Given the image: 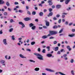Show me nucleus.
I'll return each mask as SVG.
<instances>
[{
    "mask_svg": "<svg viewBox=\"0 0 75 75\" xmlns=\"http://www.w3.org/2000/svg\"><path fill=\"white\" fill-rule=\"evenodd\" d=\"M34 54L35 55H36V56H37L38 57H38V58L39 59H40V60H43L44 59H43V58L41 57H42V56L41 55V54H39L37 53H34Z\"/></svg>",
    "mask_w": 75,
    "mask_h": 75,
    "instance_id": "nucleus-1",
    "label": "nucleus"
},
{
    "mask_svg": "<svg viewBox=\"0 0 75 75\" xmlns=\"http://www.w3.org/2000/svg\"><path fill=\"white\" fill-rule=\"evenodd\" d=\"M57 31H50V33L51 35H55L57 34Z\"/></svg>",
    "mask_w": 75,
    "mask_h": 75,
    "instance_id": "nucleus-2",
    "label": "nucleus"
},
{
    "mask_svg": "<svg viewBox=\"0 0 75 75\" xmlns=\"http://www.w3.org/2000/svg\"><path fill=\"white\" fill-rule=\"evenodd\" d=\"M19 24L22 25V27H21V28H23L25 27V25L22 22H19Z\"/></svg>",
    "mask_w": 75,
    "mask_h": 75,
    "instance_id": "nucleus-3",
    "label": "nucleus"
},
{
    "mask_svg": "<svg viewBox=\"0 0 75 75\" xmlns=\"http://www.w3.org/2000/svg\"><path fill=\"white\" fill-rule=\"evenodd\" d=\"M0 63L1 64H2V65H6V64L4 63H5V60L3 59H1L0 60Z\"/></svg>",
    "mask_w": 75,
    "mask_h": 75,
    "instance_id": "nucleus-4",
    "label": "nucleus"
},
{
    "mask_svg": "<svg viewBox=\"0 0 75 75\" xmlns=\"http://www.w3.org/2000/svg\"><path fill=\"white\" fill-rule=\"evenodd\" d=\"M3 43L4 45H7V40L6 39H4L3 40Z\"/></svg>",
    "mask_w": 75,
    "mask_h": 75,
    "instance_id": "nucleus-5",
    "label": "nucleus"
},
{
    "mask_svg": "<svg viewBox=\"0 0 75 75\" xmlns=\"http://www.w3.org/2000/svg\"><path fill=\"white\" fill-rule=\"evenodd\" d=\"M46 71H49V72H54V71L50 69H48V68H47L46 69Z\"/></svg>",
    "mask_w": 75,
    "mask_h": 75,
    "instance_id": "nucleus-6",
    "label": "nucleus"
},
{
    "mask_svg": "<svg viewBox=\"0 0 75 75\" xmlns=\"http://www.w3.org/2000/svg\"><path fill=\"white\" fill-rule=\"evenodd\" d=\"M52 1L51 0H49L47 2L48 3H49V6H51L52 4Z\"/></svg>",
    "mask_w": 75,
    "mask_h": 75,
    "instance_id": "nucleus-7",
    "label": "nucleus"
},
{
    "mask_svg": "<svg viewBox=\"0 0 75 75\" xmlns=\"http://www.w3.org/2000/svg\"><path fill=\"white\" fill-rule=\"evenodd\" d=\"M45 21V22H46V26H47V27H48V26H49V22H48V21H47V20Z\"/></svg>",
    "mask_w": 75,
    "mask_h": 75,
    "instance_id": "nucleus-8",
    "label": "nucleus"
},
{
    "mask_svg": "<svg viewBox=\"0 0 75 75\" xmlns=\"http://www.w3.org/2000/svg\"><path fill=\"white\" fill-rule=\"evenodd\" d=\"M70 0H67L66 1H65V4H68L69 2L70 1Z\"/></svg>",
    "mask_w": 75,
    "mask_h": 75,
    "instance_id": "nucleus-9",
    "label": "nucleus"
},
{
    "mask_svg": "<svg viewBox=\"0 0 75 75\" xmlns=\"http://www.w3.org/2000/svg\"><path fill=\"white\" fill-rule=\"evenodd\" d=\"M20 57H21V58H26V57H24V56L22 54H20Z\"/></svg>",
    "mask_w": 75,
    "mask_h": 75,
    "instance_id": "nucleus-10",
    "label": "nucleus"
},
{
    "mask_svg": "<svg viewBox=\"0 0 75 75\" xmlns=\"http://www.w3.org/2000/svg\"><path fill=\"white\" fill-rule=\"evenodd\" d=\"M24 20L25 21H28V20H30V18H24Z\"/></svg>",
    "mask_w": 75,
    "mask_h": 75,
    "instance_id": "nucleus-11",
    "label": "nucleus"
},
{
    "mask_svg": "<svg viewBox=\"0 0 75 75\" xmlns=\"http://www.w3.org/2000/svg\"><path fill=\"white\" fill-rule=\"evenodd\" d=\"M34 70L35 71H38L40 70V68L37 67Z\"/></svg>",
    "mask_w": 75,
    "mask_h": 75,
    "instance_id": "nucleus-12",
    "label": "nucleus"
},
{
    "mask_svg": "<svg viewBox=\"0 0 75 75\" xmlns=\"http://www.w3.org/2000/svg\"><path fill=\"white\" fill-rule=\"evenodd\" d=\"M67 49H68L69 51H71V48H70V46H67Z\"/></svg>",
    "mask_w": 75,
    "mask_h": 75,
    "instance_id": "nucleus-13",
    "label": "nucleus"
},
{
    "mask_svg": "<svg viewBox=\"0 0 75 75\" xmlns=\"http://www.w3.org/2000/svg\"><path fill=\"white\" fill-rule=\"evenodd\" d=\"M42 38L43 39H45V38H47V36L44 35L42 37Z\"/></svg>",
    "mask_w": 75,
    "mask_h": 75,
    "instance_id": "nucleus-14",
    "label": "nucleus"
},
{
    "mask_svg": "<svg viewBox=\"0 0 75 75\" xmlns=\"http://www.w3.org/2000/svg\"><path fill=\"white\" fill-rule=\"evenodd\" d=\"M5 58L6 59H10V56H9L8 58H7V55H6L5 56Z\"/></svg>",
    "mask_w": 75,
    "mask_h": 75,
    "instance_id": "nucleus-15",
    "label": "nucleus"
},
{
    "mask_svg": "<svg viewBox=\"0 0 75 75\" xmlns=\"http://www.w3.org/2000/svg\"><path fill=\"white\" fill-rule=\"evenodd\" d=\"M39 16H43V13L42 12H40L39 13Z\"/></svg>",
    "mask_w": 75,
    "mask_h": 75,
    "instance_id": "nucleus-16",
    "label": "nucleus"
},
{
    "mask_svg": "<svg viewBox=\"0 0 75 75\" xmlns=\"http://www.w3.org/2000/svg\"><path fill=\"white\" fill-rule=\"evenodd\" d=\"M47 56L48 57H52V54H47Z\"/></svg>",
    "mask_w": 75,
    "mask_h": 75,
    "instance_id": "nucleus-17",
    "label": "nucleus"
},
{
    "mask_svg": "<svg viewBox=\"0 0 75 75\" xmlns=\"http://www.w3.org/2000/svg\"><path fill=\"white\" fill-rule=\"evenodd\" d=\"M52 13H50L48 15V17H50V16H52Z\"/></svg>",
    "mask_w": 75,
    "mask_h": 75,
    "instance_id": "nucleus-18",
    "label": "nucleus"
},
{
    "mask_svg": "<svg viewBox=\"0 0 75 75\" xmlns=\"http://www.w3.org/2000/svg\"><path fill=\"white\" fill-rule=\"evenodd\" d=\"M46 48H47V49H48V50H47V51H50V47L47 46L46 47Z\"/></svg>",
    "mask_w": 75,
    "mask_h": 75,
    "instance_id": "nucleus-19",
    "label": "nucleus"
},
{
    "mask_svg": "<svg viewBox=\"0 0 75 75\" xmlns=\"http://www.w3.org/2000/svg\"><path fill=\"white\" fill-rule=\"evenodd\" d=\"M60 7H61V6L59 5H58L56 6V8H60Z\"/></svg>",
    "mask_w": 75,
    "mask_h": 75,
    "instance_id": "nucleus-20",
    "label": "nucleus"
},
{
    "mask_svg": "<svg viewBox=\"0 0 75 75\" xmlns=\"http://www.w3.org/2000/svg\"><path fill=\"white\" fill-rule=\"evenodd\" d=\"M29 26L30 27H31L32 26H34V24H33L32 23H30L29 24Z\"/></svg>",
    "mask_w": 75,
    "mask_h": 75,
    "instance_id": "nucleus-21",
    "label": "nucleus"
},
{
    "mask_svg": "<svg viewBox=\"0 0 75 75\" xmlns=\"http://www.w3.org/2000/svg\"><path fill=\"white\" fill-rule=\"evenodd\" d=\"M35 42H31V45H34L35 44Z\"/></svg>",
    "mask_w": 75,
    "mask_h": 75,
    "instance_id": "nucleus-22",
    "label": "nucleus"
},
{
    "mask_svg": "<svg viewBox=\"0 0 75 75\" xmlns=\"http://www.w3.org/2000/svg\"><path fill=\"white\" fill-rule=\"evenodd\" d=\"M35 14H36V13L35 11H33L32 13V14L33 16L34 15H35Z\"/></svg>",
    "mask_w": 75,
    "mask_h": 75,
    "instance_id": "nucleus-23",
    "label": "nucleus"
},
{
    "mask_svg": "<svg viewBox=\"0 0 75 75\" xmlns=\"http://www.w3.org/2000/svg\"><path fill=\"white\" fill-rule=\"evenodd\" d=\"M3 3H4L3 1L0 0V4H3Z\"/></svg>",
    "mask_w": 75,
    "mask_h": 75,
    "instance_id": "nucleus-24",
    "label": "nucleus"
},
{
    "mask_svg": "<svg viewBox=\"0 0 75 75\" xmlns=\"http://www.w3.org/2000/svg\"><path fill=\"white\" fill-rule=\"evenodd\" d=\"M54 49L55 50V51H57L58 50V47H55L54 48Z\"/></svg>",
    "mask_w": 75,
    "mask_h": 75,
    "instance_id": "nucleus-25",
    "label": "nucleus"
},
{
    "mask_svg": "<svg viewBox=\"0 0 75 75\" xmlns=\"http://www.w3.org/2000/svg\"><path fill=\"white\" fill-rule=\"evenodd\" d=\"M74 36V35L73 34L72 35H68V36H69V37H72Z\"/></svg>",
    "mask_w": 75,
    "mask_h": 75,
    "instance_id": "nucleus-26",
    "label": "nucleus"
},
{
    "mask_svg": "<svg viewBox=\"0 0 75 75\" xmlns=\"http://www.w3.org/2000/svg\"><path fill=\"white\" fill-rule=\"evenodd\" d=\"M12 40H15V38H14V36L13 35L12 37Z\"/></svg>",
    "mask_w": 75,
    "mask_h": 75,
    "instance_id": "nucleus-27",
    "label": "nucleus"
},
{
    "mask_svg": "<svg viewBox=\"0 0 75 75\" xmlns=\"http://www.w3.org/2000/svg\"><path fill=\"white\" fill-rule=\"evenodd\" d=\"M29 61H30V62H33L34 63L35 62V61H34L33 60H30Z\"/></svg>",
    "mask_w": 75,
    "mask_h": 75,
    "instance_id": "nucleus-28",
    "label": "nucleus"
},
{
    "mask_svg": "<svg viewBox=\"0 0 75 75\" xmlns=\"http://www.w3.org/2000/svg\"><path fill=\"white\" fill-rule=\"evenodd\" d=\"M13 31V28H11L9 30V32H12Z\"/></svg>",
    "mask_w": 75,
    "mask_h": 75,
    "instance_id": "nucleus-29",
    "label": "nucleus"
},
{
    "mask_svg": "<svg viewBox=\"0 0 75 75\" xmlns=\"http://www.w3.org/2000/svg\"><path fill=\"white\" fill-rule=\"evenodd\" d=\"M6 4L7 6H9L10 5L9 4V3H8V2H6Z\"/></svg>",
    "mask_w": 75,
    "mask_h": 75,
    "instance_id": "nucleus-30",
    "label": "nucleus"
},
{
    "mask_svg": "<svg viewBox=\"0 0 75 75\" xmlns=\"http://www.w3.org/2000/svg\"><path fill=\"white\" fill-rule=\"evenodd\" d=\"M74 70H72L71 71V73L72 75H74Z\"/></svg>",
    "mask_w": 75,
    "mask_h": 75,
    "instance_id": "nucleus-31",
    "label": "nucleus"
},
{
    "mask_svg": "<svg viewBox=\"0 0 75 75\" xmlns=\"http://www.w3.org/2000/svg\"><path fill=\"white\" fill-rule=\"evenodd\" d=\"M70 62L72 63L74 62V59H71V60H70Z\"/></svg>",
    "mask_w": 75,
    "mask_h": 75,
    "instance_id": "nucleus-32",
    "label": "nucleus"
},
{
    "mask_svg": "<svg viewBox=\"0 0 75 75\" xmlns=\"http://www.w3.org/2000/svg\"><path fill=\"white\" fill-rule=\"evenodd\" d=\"M60 51H61V52H63V51H64V52H65V50H64V49H62L60 50Z\"/></svg>",
    "mask_w": 75,
    "mask_h": 75,
    "instance_id": "nucleus-33",
    "label": "nucleus"
},
{
    "mask_svg": "<svg viewBox=\"0 0 75 75\" xmlns=\"http://www.w3.org/2000/svg\"><path fill=\"white\" fill-rule=\"evenodd\" d=\"M58 28V27L57 26V25H54L53 27V28L55 29V28Z\"/></svg>",
    "mask_w": 75,
    "mask_h": 75,
    "instance_id": "nucleus-34",
    "label": "nucleus"
},
{
    "mask_svg": "<svg viewBox=\"0 0 75 75\" xmlns=\"http://www.w3.org/2000/svg\"><path fill=\"white\" fill-rule=\"evenodd\" d=\"M35 28V26H33L32 27V30H34Z\"/></svg>",
    "mask_w": 75,
    "mask_h": 75,
    "instance_id": "nucleus-35",
    "label": "nucleus"
},
{
    "mask_svg": "<svg viewBox=\"0 0 75 75\" xmlns=\"http://www.w3.org/2000/svg\"><path fill=\"white\" fill-rule=\"evenodd\" d=\"M43 53H45V49H43L42 51Z\"/></svg>",
    "mask_w": 75,
    "mask_h": 75,
    "instance_id": "nucleus-36",
    "label": "nucleus"
},
{
    "mask_svg": "<svg viewBox=\"0 0 75 75\" xmlns=\"http://www.w3.org/2000/svg\"><path fill=\"white\" fill-rule=\"evenodd\" d=\"M3 34V30H1L0 31V34Z\"/></svg>",
    "mask_w": 75,
    "mask_h": 75,
    "instance_id": "nucleus-37",
    "label": "nucleus"
},
{
    "mask_svg": "<svg viewBox=\"0 0 75 75\" xmlns=\"http://www.w3.org/2000/svg\"><path fill=\"white\" fill-rule=\"evenodd\" d=\"M26 50L27 51H29V52H31V50L30 49H26Z\"/></svg>",
    "mask_w": 75,
    "mask_h": 75,
    "instance_id": "nucleus-38",
    "label": "nucleus"
},
{
    "mask_svg": "<svg viewBox=\"0 0 75 75\" xmlns=\"http://www.w3.org/2000/svg\"><path fill=\"white\" fill-rule=\"evenodd\" d=\"M20 13H22V12H23V11L21 10H19L18 11Z\"/></svg>",
    "mask_w": 75,
    "mask_h": 75,
    "instance_id": "nucleus-39",
    "label": "nucleus"
},
{
    "mask_svg": "<svg viewBox=\"0 0 75 75\" xmlns=\"http://www.w3.org/2000/svg\"><path fill=\"white\" fill-rule=\"evenodd\" d=\"M63 31V29H61L59 31V33H62V32Z\"/></svg>",
    "mask_w": 75,
    "mask_h": 75,
    "instance_id": "nucleus-40",
    "label": "nucleus"
},
{
    "mask_svg": "<svg viewBox=\"0 0 75 75\" xmlns=\"http://www.w3.org/2000/svg\"><path fill=\"white\" fill-rule=\"evenodd\" d=\"M57 43V41H54L53 42V44H56Z\"/></svg>",
    "mask_w": 75,
    "mask_h": 75,
    "instance_id": "nucleus-41",
    "label": "nucleus"
},
{
    "mask_svg": "<svg viewBox=\"0 0 75 75\" xmlns=\"http://www.w3.org/2000/svg\"><path fill=\"white\" fill-rule=\"evenodd\" d=\"M57 54H61V52L60 51H58Z\"/></svg>",
    "mask_w": 75,
    "mask_h": 75,
    "instance_id": "nucleus-42",
    "label": "nucleus"
},
{
    "mask_svg": "<svg viewBox=\"0 0 75 75\" xmlns=\"http://www.w3.org/2000/svg\"><path fill=\"white\" fill-rule=\"evenodd\" d=\"M8 11H11V9H10V8H8Z\"/></svg>",
    "mask_w": 75,
    "mask_h": 75,
    "instance_id": "nucleus-43",
    "label": "nucleus"
},
{
    "mask_svg": "<svg viewBox=\"0 0 75 75\" xmlns=\"http://www.w3.org/2000/svg\"><path fill=\"white\" fill-rule=\"evenodd\" d=\"M53 19L54 20H57V18H56V17H54L53 18Z\"/></svg>",
    "mask_w": 75,
    "mask_h": 75,
    "instance_id": "nucleus-44",
    "label": "nucleus"
},
{
    "mask_svg": "<svg viewBox=\"0 0 75 75\" xmlns=\"http://www.w3.org/2000/svg\"><path fill=\"white\" fill-rule=\"evenodd\" d=\"M68 22L66 21V22L65 23V24H66V25H68Z\"/></svg>",
    "mask_w": 75,
    "mask_h": 75,
    "instance_id": "nucleus-45",
    "label": "nucleus"
},
{
    "mask_svg": "<svg viewBox=\"0 0 75 75\" xmlns=\"http://www.w3.org/2000/svg\"><path fill=\"white\" fill-rule=\"evenodd\" d=\"M10 22L11 23H12V22H13V19H11L10 20Z\"/></svg>",
    "mask_w": 75,
    "mask_h": 75,
    "instance_id": "nucleus-46",
    "label": "nucleus"
},
{
    "mask_svg": "<svg viewBox=\"0 0 75 75\" xmlns=\"http://www.w3.org/2000/svg\"><path fill=\"white\" fill-rule=\"evenodd\" d=\"M4 15L5 16H6V15H7V12H4Z\"/></svg>",
    "mask_w": 75,
    "mask_h": 75,
    "instance_id": "nucleus-47",
    "label": "nucleus"
},
{
    "mask_svg": "<svg viewBox=\"0 0 75 75\" xmlns=\"http://www.w3.org/2000/svg\"><path fill=\"white\" fill-rule=\"evenodd\" d=\"M14 4H15L16 5H17V4H18V2H15Z\"/></svg>",
    "mask_w": 75,
    "mask_h": 75,
    "instance_id": "nucleus-48",
    "label": "nucleus"
},
{
    "mask_svg": "<svg viewBox=\"0 0 75 75\" xmlns=\"http://www.w3.org/2000/svg\"><path fill=\"white\" fill-rule=\"evenodd\" d=\"M39 6H41V7H42V5L41 4H39Z\"/></svg>",
    "mask_w": 75,
    "mask_h": 75,
    "instance_id": "nucleus-49",
    "label": "nucleus"
},
{
    "mask_svg": "<svg viewBox=\"0 0 75 75\" xmlns=\"http://www.w3.org/2000/svg\"><path fill=\"white\" fill-rule=\"evenodd\" d=\"M60 16V15H56V17H57V18H58Z\"/></svg>",
    "mask_w": 75,
    "mask_h": 75,
    "instance_id": "nucleus-50",
    "label": "nucleus"
},
{
    "mask_svg": "<svg viewBox=\"0 0 75 75\" xmlns=\"http://www.w3.org/2000/svg\"><path fill=\"white\" fill-rule=\"evenodd\" d=\"M21 3H22V4H24L25 3V2H24V1H22L21 2Z\"/></svg>",
    "mask_w": 75,
    "mask_h": 75,
    "instance_id": "nucleus-51",
    "label": "nucleus"
},
{
    "mask_svg": "<svg viewBox=\"0 0 75 75\" xmlns=\"http://www.w3.org/2000/svg\"><path fill=\"white\" fill-rule=\"evenodd\" d=\"M38 51L39 52H40V51H41V49H40V48H38Z\"/></svg>",
    "mask_w": 75,
    "mask_h": 75,
    "instance_id": "nucleus-52",
    "label": "nucleus"
},
{
    "mask_svg": "<svg viewBox=\"0 0 75 75\" xmlns=\"http://www.w3.org/2000/svg\"><path fill=\"white\" fill-rule=\"evenodd\" d=\"M52 38H54V37H53L52 36H51V37H50L49 39H52Z\"/></svg>",
    "mask_w": 75,
    "mask_h": 75,
    "instance_id": "nucleus-53",
    "label": "nucleus"
},
{
    "mask_svg": "<svg viewBox=\"0 0 75 75\" xmlns=\"http://www.w3.org/2000/svg\"><path fill=\"white\" fill-rule=\"evenodd\" d=\"M61 19H59V21L58 23L59 24L61 23Z\"/></svg>",
    "mask_w": 75,
    "mask_h": 75,
    "instance_id": "nucleus-54",
    "label": "nucleus"
},
{
    "mask_svg": "<svg viewBox=\"0 0 75 75\" xmlns=\"http://www.w3.org/2000/svg\"><path fill=\"white\" fill-rule=\"evenodd\" d=\"M65 17V15H62V18H64V17Z\"/></svg>",
    "mask_w": 75,
    "mask_h": 75,
    "instance_id": "nucleus-55",
    "label": "nucleus"
},
{
    "mask_svg": "<svg viewBox=\"0 0 75 75\" xmlns=\"http://www.w3.org/2000/svg\"><path fill=\"white\" fill-rule=\"evenodd\" d=\"M28 14L29 15H30V11H28Z\"/></svg>",
    "mask_w": 75,
    "mask_h": 75,
    "instance_id": "nucleus-56",
    "label": "nucleus"
},
{
    "mask_svg": "<svg viewBox=\"0 0 75 75\" xmlns=\"http://www.w3.org/2000/svg\"><path fill=\"white\" fill-rule=\"evenodd\" d=\"M72 32H75V29H72Z\"/></svg>",
    "mask_w": 75,
    "mask_h": 75,
    "instance_id": "nucleus-57",
    "label": "nucleus"
},
{
    "mask_svg": "<svg viewBox=\"0 0 75 75\" xmlns=\"http://www.w3.org/2000/svg\"><path fill=\"white\" fill-rule=\"evenodd\" d=\"M49 11H51L52 10V9L51 8H50L49 9Z\"/></svg>",
    "mask_w": 75,
    "mask_h": 75,
    "instance_id": "nucleus-58",
    "label": "nucleus"
},
{
    "mask_svg": "<svg viewBox=\"0 0 75 75\" xmlns=\"http://www.w3.org/2000/svg\"><path fill=\"white\" fill-rule=\"evenodd\" d=\"M57 45L58 47H60V45H61L60 43H58L57 44Z\"/></svg>",
    "mask_w": 75,
    "mask_h": 75,
    "instance_id": "nucleus-59",
    "label": "nucleus"
},
{
    "mask_svg": "<svg viewBox=\"0 0 75 75\" xmlns=\"http://www.w3.org/2000/svg\"><path fill=\"white\" fill-rule=\"evenodd\" d=\"M67 10L68 11V10H71V8L69 7L68 8H67Z\"/></svg>",
    "mask_w": 75,
    "mask_h": 75,
    "instance_id": "nucleus-60",
    "label": "nucleus"
},
{
    "mask_svg": "<svg viewBox=\"0 0 75 75\" xmlns=\"http://www.w3.org/2000/svg\"><path fill=\"white\" fill-rule=\"evenodd\" d=\"M72 23H69V26H70L71 25H72Z\"/></svg>",
    "mask_w": 75,
    "mask_h": 75,
    "instance_id": "nucleus-61",
    "label": "nucleus"
},
{
    "mask_svg": "<svg viewBox=\"0 0 75 75\" xmlns=\"http://www.w3.org/2000/svg\"><path fill=\"white\" fill-rule=\"evenodd\" d=\"M44 3H45V2L44 1H41L42 4H44Z\"/></svg>",
    "mask_w": 75,
    "mask_h": 75,
    "instance_id": "nucleus-62",
    "label": "nucleus"
},
{
    "mask_svg": "<svg viewBox=\"0 0 75 75\" xmlns=\"http://www.w3.org/2000/svg\"><path fill=\"white\" fill-rule=\"evenodd\" d=\"M47 11V10L46 9H44V12L45 13V12H46V11Z\"/></svg>",
    "mask_w": 75,
    "mask_h": 75,
    "instance_id": "nucleus-63",
    "label": "nucleus"
},
{
    "mask_svg": "<svg viewBox=\"0 0 75 75\" xmlns=\"http://www.w3.org/2000/svg\"><path fill=\"white\" fill-rule=\"evenodd\" d=\"M42 75H46V74L45 73H42Z\"/></svg>",
    "mask_w": 75,
    "mask_h": 75,
    "instance_id": "nucleus-64",
    "label": "nucleus"
}]
</instances>
